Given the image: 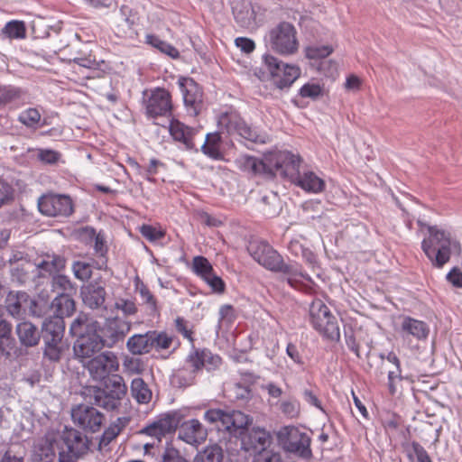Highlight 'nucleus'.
I'll list each match as a JSON object with an SVG mask.
<instances>
[{"instance_id": "obj_44", "label": "nucleus", "mask_w": 462, "mask_h": 462, "mask_svg": "<svg viewBox=\"0 0 462 462\" xmlns=\"http://www.w3.org/2000/svg\"><path fill=\"white\" fill-rule=\"evenodd\" d=\"M136 291L139 292L141 300L146 305L149 311L152 314L156 313L158 311L157 300L148 287L143 282H138L136 284Z\"/></svg>"}, {"instance_id": "obj_40", "label": "nucleus", "mask_w": 462, "mask_h": 462, "mask_svg": "<svg viewBox=\"0 0 462 462\" xmlns=\"http://www.w3.org/2000/svg\"><path fill=\"white\" fill-rule=\"evenodd\" d=\"M223 457L222 448L217 445H212L199 452L193 462H222Z\"/></svg>"}, {"instance_id": "obj_51", "label": "nucleus", "mask_w": 462, "mask_h": 462, "mask_svg": "<svg viewBox=\"0 0 462 462\" xmlns=\"http://www.w3.org/2000/svg\"><path fill=\"white\" fill-rule=\"evenodd\" d=\"M71 268L74 276L82 282L88 281L92 275V267L88 263L75 261Z\"/></svg>"}, {"instance_id": "obj_45", "label": "nucleus", "mask_w": 462, "mask_h": 462, "mask_svg": "<svg viewBox=\"0 0 462 462\" xmlns=\"http://www.w3.org/2000/svg\"><path fill=\"white\" fill-rule=\"evenodd\" d=\"M35 152L36 159L43 164L55 165L61 158L60 152L52 149L38 148Z\"/></svg>"}, {"instance_id": "obj_58", "label": "nucleus", "mask_w": 462, "mask_h": 462, "mask_svg": "<svg viewBox=\"0 0 462 462\" xmlns=\"http://www.w3.org/2000/svg\"><path fill=\"white\" fill-rule=\"evenodd\" d=\"M120 18L124 21L129 28H132L138 21V15L128 5H122L119 10Z\"/></svg>"}, {"instance_id": "obj_28", "label": "nucleus", "mask_w": 462, "mask_h": 462, "mask_svg": "<svg viewBox=\"0 0 462 462\" xmlns=\"http://www.w3.org/2000/svg\"><path fill=\"white\" fill-rule=\"evenodd\" d=\"M127 350L133 355H143L152 350L150 331L145 334H134L126 342Z\"/></svg>"}, {"instance_id": "obj_32", "label": "nucleus", "mask_w": 462, "mask_h": 462, "mask_svg": "<svg viewBox=\"0 0 462 462\" xmlns=\"http://www.w3.org/2000/svg\"><path fill=\"white\" fill-rule=\"evenodd\" d=\"M66 260L64 257L53 254L47 256L46 259L42 260L37 264V268L40 271L42 276L59 274L62 269L65 268Z\"/></svg>"}, {"instance_id": "obj_26", "label": "nucleus", "mask_w": 462, "mask_h": 462, "mask_svg": "<svg viewBox=\"0 0 462 462\" xmlns=\"http://www.w3.org/2000/svg\"><path fill=\"white\" fill-rule=\"evenodd\" d=\"M300 75V69L297 65L285 63L272 79L277 88L282 89L290 87Z\"/></svg>"}, {"instance_id": "obj_10", "label": "nucleus", "mask_w": 462, "mask_h": 462, "mask_svg": "<svg viewBox=\"0 0 462 462\" xmlns=\"http://www.w3.org/2000/svg\"><path fill=\"white\" fill-rule=\"evenodd\" d=\"M58 447V457L64 456L69 462H77L89 450L90 440L79 430L66 428Z\"/></svg>"}, {"instance_id": "obj_25", "label": "nucleus", "mask_w": 462, "mask_h": 462, "mask_svg": "<svg viewBox=\"0 0 462 462\" xmlns=\"http://www.w3.org/2000/svg\"><path fill=\"white\" fill-rule=\"evenodd\" d=\"M106 290L97 283H90L81 291L82 300L86 306L92 310L103 306L106 300Z\"/></svg>"}, {"instance_id": "obj_13", "label": "nucleus", "mask_w": 462, "mask_h": 462, "mask_svg": "<svg viewBox=\"0 0 462 462\" xmlns=\"http://www.w3.org/2000/svg\"><path fill=\"white\" fill-rule=\"evenodd\" d=\"M38 208L47 217H69L74 211V204L68 195L46 194L38 199Z\"/></svg>"}, {"instance_id": "obj_29", "label": "nucleus", "mask_w": 462, "mask_h": 462, "mask_svg": "<svg viewBox=\"0 0 462 462\" xmlns=\"http://www.w3.org/2000/svg\"><path fill=\"white\" fill-rule=\"evenodd\" d=\"M65 322L60 316L46 319L42 324V338L63 339Z\"/></svg>"}, {"instance_id": "obj_22", "label": "nucleus", "mask_w": 462, "mask_h": 462, "mask_svg": "<svg viewBox=\"0 0 462 462\" xmlns=\"http://www.w3.org/2000/svg\"><path fill=\"white\" fill-rule=\"evenodd\" d=\"M178 86L182 94L184 104L187 107L196 110L197 104L201 102V90L198 83L191 78L180 77Z\"/></svg>"}, {"instance_id": "obj_54", "label": "nucleus", "mask_w": 462, "mask_h": 462, "mask_svg": "<svg viewBox=\"0 0 462 462\" xmlns=\"http://www.w3.org/2000/svg\"><path fill=\"white\" fill-rule=\"evenodd\" d=\"M219 325H231L236 319V314L234 307L230 304L222 305L219 309Z\"/></svg>"}, {"instance_id": "obj_62", "label": "nucleus", "mask_w": 462, "mask_h": 462, "mask_svg": "<svg viewBox=\"0 0 462 462\" xmlns=\"http://www.w3.org/2000/svg\"><path fill=\"white\" fill-rule=\"evenodd\" d=\"M203 281L211 288L214 292L222 293L225 291V282L215 273L204 278Z\"/></svg>"}, {"instance_id": "obj_57", "label": "nucleus", "mask_w": 462, "mask_h": 462, "mask_svg": "<svg viewBox=\"0 0 462 462\" xmlns=\"http://www.w3.org/2000/svg\"><path fill=\"white\" fill-rule=\"evenodd\" d=\"M141 235L150 242H155L164 237V231L151 225H143L140 228Z\"/></svg>"}, {"instance_id": "obj_8", "label": "nucleus", "mask_w": 462, "mask_h": 462, "mask_svg": "<svg viewBox=\"0 0 462 462\" xmlns=\"http://www.w3.org/2000/svg\"><path fill=\"white\" fill-rule=\"evenodd\" d=\"M270 48L283 56L295 54L299 50L297 30L291 23L282 22L268 33Z\"/></svg>"}, {"instance_id": "obj_12", "label": "nucleus", "mask_w": 462, "mask_h": 462, "mask_svg": "<svg viewBox=\"0 0 462 462\" xmlns=\"http://www.w3.org/2000/svg\"><path fill=\"white\" fill-rule=\"evenodd\" d=\"M183 415L180 411H171L159 415L156 420L143 428L139 434L152 438V440L160 444L162 439L176 430Z\"/></svg>"}, {"instance_id": "obj_49", "label": "nucleus", "mask_w": 462, "mask_h": 462, "mask_svg": "<svg viewBox=\"0 0 462 462\" xmlns=\"http://www.w3.org/2000/svg\"><path fill=\"white\" fill-rule=\"evenodd\" d=\"M26 293L17 292L9 294L6 300V309L12 316L19 315L22 310V301L26 300Z\"/></svg>"}, {"instance_id": "obj_64", "label": "nucleus", "mask_w": 462, "mask_h": 462, "mask_svg": "<svg viewBox=\"0 0 462 462\" xmlns=\"http://www.w3.org/2000/svg\"><path fill=\"white\" fill-rule=\"evenodd\" d=\"M72 62L86 69H95L98 68V62L90 54L77 56L72 60Z\"/></svg>"}, {"instance_id": "obj_23", "label": "nucleus", "mask_w": 462, "mask_h": 462, "mask_svg": "<svg viewBox=\"0 0 462 462\" xmlns=\"http://www.w3.org/2000/svg\"><path fill=\"white\" fill-rule=\"evenodd\" d=\"M401 333L403 337L411 336L418 341H422L427 339L430 328L428 324L422 320L413 319L410 316H404L402 318Z\"/></svg>"}, {"instance_id": "obj_2", "label": "nucleus", "mask_w": 462, "mask_h": 462, "mask_svg": "<svg viewBox=\"0 0 462 462\" xmlns=\"http://www.w3.org/2000/svg\"><path fill=\"white\" fill-rule=\"evenodd\" d=\"M418 224L427 227L429 236L422 240L421 249L434 267L442 268L452 254L460 253L459 242L448 230L421 221H418Z\"/></svg>"}, {"instance_id": "obj_39", "label": "nucleus", "mask_w": 462, "mask_h": 462, "mask_svg": "<svg viewBox=\"0 0 462 462\" xmlns=\"http://www.w3.org/2000/svg\"><path fill=\"white\" fill-rule=\"evenodd\" d=\"M130 162L133 167H134L135 170L137 171L138 174L146 179L150 182H154L155 180L153 176L158 173V169L160 167L164 166L163 162L155 158L150 160L149 164L146 168L142 167L135 161L131 160Z\"/></svg>"}, {"instance_id": "obj_9", "label": "nucleus", "mask_w": 462, "mask_h": 462, "mask_svg": "<svg viewBox=\"0 0 462 462\" xmlns=\"http://www.w3.org/2000/svg\"><path fill=\"white\" fill-rule=\"evenodd\" d=\"M277 439L286 452L293 453L302 458H310L312 456L310 435L297 427H282L277 432Z\"/></svg>"}, {"instance_id": "obj_55", "label": "nucleus", "mask_w": 462, "mask_h": 462, "mask_svg": "<svg viewBox=\"0 0 462 462\" xmlns=\"http://www.w3.org/2000/svg\"><path fill=\"white\" fill-rule=\"evenodd\" d=\"M115 308L125 316H133L137 312L135 302L130 299L119 298L115 302Z\"/></svg>"}, {"instance_id": "obj_11", "label": "nucleus", "mask_w": 462, "mask_h": 462, "mask_svg": "<svg viewBox=\"0 0 462 462\" xmlns=\"http://www.w3.org/2000/svg\"><path fill=\"white\" fill-rule=\"evenodd\" d=\"M84 365L93 380L102 382L117 374L120 363L116 353L106 350L88 360Z\"/></svg>"}, {"instance_id": "obj_48", "label": "nucleus", "mask_w": 462, "mask_h": 462, "mask_svg": "<svg viewBox=\"0 0 462 462\" xmlns=\"http://www.w3.org/2000/svg\"><path fill=\"white\" fill-rule=\"evenodd\" d=\"M22 94L23 91L19 88L14 86H0V106H5L21 98Z\"/></svg>"}, {"instance_id": "obj_41", "label": "nucleus", "mask_w": 462, "mask_h": 462, "mask_svg": "<svg viewBox=\"0 0 462 462\" xmlns=\"http://www.w3.org/2000/svg\"><path fill=\"white\" fill-rule=\"evenodd\" d=\"M42 118L38 109L30 107L22 111L18 116V121L28 128L36 129Z\"/></svg>"}, {"instance_id": "obj_35", "label": "nucleus", "mask_w": 462, "mask_h": 462, "mask_svg": "<svg viewBox=\"0 0 462 462\" xmlns=\"http://www.w3.org/2000/svg\"><path fill=\"white\" fill-rule=\"evenodd\" d=\"M145 43L171 59H178L180 57L179 51L173 45L162 40L157 35L147 34L145 36Z\"/></svg>"}, {"instance_id": "obj_24", "label": "nucleus", "mask_w": 462, "mask_h": 462, "mask_svg": "<svg viewBox=\"0 0 462 462\" xmlns=\"http://www.w3.org/2000/svg\"><path fill=\"white\" fill-rule=\"evenodd\" d=\"M169 131L174 141L181 143L187 150H197L194 143L196 130L179 120H171Z\"/></svg>"}, {"instance_id": "obj_7", "label": "nucleus", "mask_w": 462, "mask_h": 462, "mask_svg": "<svg viewBox=\"0 0 462 462\" xmlns=\"http://www.w3.org/2000/svg\"><path fill=\"white\" fill-rule=\"evenodd\" d=\"M217 126L221 132H226L231 136L237 135L255 143H265V135L260 134L256 128L248 125L236 111L221 113L217 119Z\"/></svg>"}, {"instance_id": "obj_4", "label": "nucleus", "mask_w": 462, "mask_h": 462, "mask_svg": "<svg viewBox=\"0 0 462 462\" xmlns=\"http://www.w3.org/2000/svg\"><path fill=\"white\" fill-rule=\"evenodd\" d=\"M287 151H272L263 154V159L252 155H241L236 160V166L253 175L273 176L282 174Z\"/></svg>"}, {"instance_id": "obj_21", "label": "nucleus", "mask_w": 462, "mask_h": 462, "mask_svg": "<svg viewBox=\"0 0 462 462\" xmlns=\"http://www.w3.org/2000/svg\"><path fill=\"white\" fill-rule=\"evenodd\" d=\"M188 363L192 367L193 372L199 371L203 367L208 371H212L219 367L221 365V357L212 354L208 349H198L189 356Z\"/></svg>"}, {"instance_id": "obj_19", "label": "nucleus", "mask_w": 462, "mask_h": 462, "mask_svg": "<svg viewBox=\"0 0 462 462\" xmlns=\"http://www.w3.org/2000/svg\"><path fill=\"white\" fill-rule=\"evenodd\" d=\"M231 7L234 18L240 27L249 30L257 27L255 7L250 0H232Z\"/></svg>"}, {"instance_id": "obj_50", "label": "nucleus", "mask_w": 462, "mask_h": 462, "mask_svg": "<svg viewBox=\"0 0 462 462\" xmlns=\"http://www.w3.org/2000/svg\"><path fill=\"white\" fill-rule=\"evenodd\" d=\"M299 94L303 98L314 100L323 96L324 88L318 83L308 82L300 88Z\"/></svg>"}, {"instance_id": "obj_1", "label": "nucleus", "mask_w": 462, "mask_h": 462, "mask_svg": "<svg viewBox=\"0 0 462 462\" xmlns=\"http://www.w3.org/2000/svg\"><path fill=\"white\" fill-rule=\"evenodd\" d=\"M247 250L254 260L264 268L272 272L284 273L287 276V282L291 287L298 288L304 282H312L311 277L303 272L299 263H285L281 254L267 242L263 240L251 241Z\"/></svg>"}, {"instance_id": "obj_18", "label": "nucleus", "mask_w": 462, "mask_h": 462, "mask_svg": "<svg viewBox=\"0 0 462 462\" xmlns=\"http://www.w3.org/2000/svg\"><path fill=\"white\" fill-rule=\"evenodd\" d=\"M178 427L179 439L189 445L198 447L202 444L208 437L207 429L197 419L188 420L182 423L180 422Z\"/></svg>"}, {"instance_id": "obj_30", "label": "nucleus", "mask_w": 462, "mask_h": 462, "mask_svg": "<svg viewBox=\"0 0 462 462\" xmlns=\"http://www.w3.org/2000/svg\"><path fill=\"white\" fill-rule=\"evenodd\" d=\"M204 419L209 423H216L218 430L233 432L232 411L226 412L222 410H208L204 413Z\"/></svg>"}, {"instance_id": "obj_17", "label": "nucleus", "mask_w": 462, "mask_h": 462, "mask_svg": "<svg viewBox=\"0 0 462 462\" xmlns=\"http://www.w3.org/2000/svg\"><path fill=\"white\" fill-rule=\"evenodd\" d=\"M131 329V323L121 318L107 319L104 326L97 331L106 347L112 348L122 340Z\"/></svg>"}, {"instance_id": "obj_36", "label": "nucleus", "mask_w": 462, "mask_h": 462, "mask_svg": "<svg viewBox=\"0 0 462 462\" xmlns=\"http://www.w3.org/2000/svg\"><path fill=\"white\" fill-rule=\"evenodd\" d=\"M131 394L139 403L146 404L152 399V391L147 383L140 377L132 380Z\"/></svg>"}, {"instance_id": "obj_15", "label": "nucleus", "mask_w": 462, "mask_h": 462, "mask_svg": "<svg viewBox=\"0 0 462 462\" xmlns=\"http://www.w3.org/2000/svg\"><path fill=\"white\" fill-rule=\"evenodd\" d=\"M144 107L148 118L171 116L172 105L170 93L161 88L152 89L144 100Z\"/></svg>"}, {"instance_id": "obj_27", "label": "nucleus", "mask_w": 462, "mask_h": 462, "mask_svg": "<svg viewBox=\"0 0 462 462\" xmlns=\"http://www.w3.org/2000/svg\"><path fill=\"white\" fill-rule=\"evenodd\" d=\"M16 334L22 345L34 346L39 343L40 334L37 328L29 321H23L16 326Z\"/></svg>"}, {"instance_id": "obj_43", "label": "nucleus", "mask_w": 462, "mask_h": 462, "mask_svg": "<svg viewBox=\"0 0 462 462\" xmlns=\"http://www.w3.org/2000/svg\"><path fill=\"white\" fill-rule=\"evenodd\" d=\"M192 271L202 280L214 273L209 261L204 256H195L192 260Z\"/></svg>"}, {"instance_id": "obj_14", "label": "nucleus", "mask_w": 462, "mask_h": 462, "mask_svg": "<svg viewBox=\"0 0 462 462\" xmlns=\"http://www.w3.org/2000/svg\"><path fill=\"white\" fill-rule=\"evenodd\" d=\"M71 419L83 430L96 433L101 430L105 417L95 407L79 404L71 410Z\"/></svg>"}, {"instance_id": "obj_42", "label": "nucleus", "mask_w": 462, "mask_h": 462, "mask_svg": "<svg viewBox=\"0 0 462 462\" xmlns=\"http://www.w3.org/2000/svg\"><path fill=\"white\" fill-rule=\"evenodd\" d=\"M2 32L10 39H23L26 36L25 24L22 21L8 22Z\"/></svg>"}, {"instance_id": "obj_37", "label": "nucleus", "mask_w": 462, "mask_h": 462, "mask_svg": "<svg viewBox=\"0 0 462 462\" xmlns=\"http://www.w3.org/2000/svg\"><path fill=\"white\" fill-rule=\"evenodd\" d=\"M51 288L58 293L57 295H74L77 291V286L68 276L63 274L53 275Z\"/></svg>"}, {"instance_id": "obj_60", "label": "nucleus", "mask_w": 462, "mask_h": 462, "mask_svg": "<svg viewBox=\"0 0 462 462\" xmlns=\"http://www.w3.org/2000/svg\"><path fill=\"white\" fill-rule=\"evenodd\" d=\"M407 448L416 456L418 462H432L427 450L417 441L407 444Z\"/></svg>"}, {"instance_id": "obj_61", "label": "nucleus", "mask_w": 462, "mask_h": 462, "mask_svg": "<svg viewBox=\"0 0 462 462\" xmlns=\"http://www.w3.org/2000/svg\"><path fill=\"white\" fill-rule=\"evenodd\" d=\"M162 462H186V460L177 448L168 444L162 455Z\"/></svg>"}, {"instance_id": "obj_53", "label": "nucleus", "mask_w": 462, "mask_h": 462, "mask_svg": "<svg viewBox=\"0 0 462 462\" xmlns=\"http://www.w3.org/2000/svg\"><path fill=\"white\" fill-rule=\"evenodd\" d=\"M95 254L101 258V264L99 268H103L106 264V255L107 254V246L103 234L98 233L95 236L94 241Z\"/></svg>"}, {"instance_id": "obj_33", "label": "nucleus", "mask_w": 462, "mask_h": 462, "mask_svg": "<svg viewBox=\"0 0 462 462\" xmlns=\"http://www.w3.org/2000/svg\"><path fill=\"white\" fill-rule=\"evenodd\" d=\"M221 136L218 132L209 133L206 135L204 143L201 146L202 152L213 160H219L222 158L220 151Z\"/></svg>"}, {"instance_id": "obj_31", "label": "nucleus", "mask_w": 462, "mask_h": 462, "mask_svg": "<svg viewBox=\"0 0 462 462\" xmlns=\"http://www.w3.org/2000/svg\"><path fill=\"white\" fill-rule=\"evenodd\" d=\"M73 295H57L51 301V307L53 310L54 316L64 317L71 316L76 310Z\"/></svg>"}, {"instance_id": "obj_6", "label": "nucleus", "mask_w": 462, "mask_h": 462, "mask_svg": "<svg viewBox=\"0 0 462 462\" xmlns=\"http://www.w3.org/2000/svg\"><path fill=\"white\" fill-rule=\"evenodd\" d=\"M126 393L127 386L124 378L114 374L105 381L103 388L94 389L93 399L96 405L106 411H116L121 406Z\"/></svg>"}, {"instance_id": "obj_63", "label": "nucleus", "mask_w": 462, "mask_h": 462, "mask_svg": "<svg viewBox=\"0 0 462 462\" xmlns=\"http://www.w3.org/2000/svg\"><path fill=\"white\" fill-rule=\"evenodd\" d=\"M233 431L242 430L248 426L250 419L247 415L239 411H232Z\"/></svg>"}, {"instance_id": "obj_38", "label": "nucleus", "mask_w": 462, "mask_h": 462, "mask_svg": "<svg viewBox=\"0 0 462 462\" xmlns=\"http://www.w3.org/2000/svg\"><path fill=\"white\" fill-rule=\"evenodd\" d=\"M44 343L43 355L44 357L52 362H57L60 359L61 354L64 350V343L62 339L57 338H42Z\"/></svg>"}, {"instance_id": "obj_59", "label": "nucleus", "mask_w": 462, "mask_h": 462, "mask_svg": "<svg viewBox=\"0 0 462 462\" xmlns=\"http://www.w3.org/2000/svg\"><path fill=\"white\" fill-rule=\"evenodd\" d=\"M254 462H282V457L278 452L267 448L254 454Z\"/></svg>"}, {"instance_id": "obj_5", "label": "nucleus", "mask_w": 462, "mask_h": 462, "mask_svg": "<svg viewBox=\"0 0 462 462\" xmlns=\"http://www.w3.org/2000/svg\"><path fill=\"white\" fill-rule=\"evenodd\" d=\"M310 322L324 338L331 341L340 339V329L337 318L321 300H314L310 306Z\"/></svg>"}, {"instance_id": "obj_52", "label": "nucleus", "mask_w": 462, "mask_h": 462, "mask_svg": "<svg viewBox=\"0 0 462 462\" xmlns=\"http://www.w3.org/2000/svg\"><path fill=\"white\" fill-rule=\"evenodd\" d=\"M300 407V402L296 400H283L280 404L282 413L290 419H294L299 416Z\"/></svg>"}, {"instance_id": "obj_56", "label": "nucleus", "mask_w": 462, "mask_h": 462, "mask_svg": "<svg viewBox=\"0 0 462 462\" xmlns=\"http://www.w3.org/2000/svg\"><path fill=\"white\" fill-rule=\"evenodd\" d=\"M14 189L11 184L0 178V208L14 199Z\"/></svg>"}, {"instance_id": "obj_3", "label": "nucleus", "mask_w": 462, "mask_h": 462, "mask_svg": "<svg viewBox=\"0 0 462 462\" xmlns=\"http://www.w3.org/2000/svg\"><path fill=\"white\" fill-rule=\"evenodd\" d=\"M281 176L307 193L319 194L325 190L326 183L322 177L310 169H301L299 155L287 151Z\"/></svg>"}, {"instance_id": "obj_46", "label": "nucleus", "mask_w": 462, "mask_h": 462, "mask_svg": "<svg viewBox=\"0 0 462 462\" xmlns=\"http://www.w3.org/2000/svg\"><path fill=\"white\" fill-rule=\"evenodd\" d=\"M152 349L157 350L169 349L172 343V337L165 332L157 333L156 331H150Z\"/></svg>"}, {"instance_id": "obj_47", "label": "nucleus", "mask_w": 462, "mask_h": 462, "mask_svg": "<svg viewBox=\"0 0 462 462\" xmlns=\"http://www.w3.org/2000/svg\"><path fill=\"white\" fill-rule=\"evenodd\" d=\"M333 51L331 45H310L306 47L305 55L310 60L324 59L329 56Z\"/></svg>"}, {"instance_id": "obj_16", "label": "nucleus", "mask_w": 462, "mask_h": 462, "mask_svg": "<svg viewBox=\"0 0 462 462\" xmlns=\"http://www.w3.org/2000/svg\"><path fill=\"white\" fill-rule=\"evenodd\" d=\"M103 347H106V346L97 330L88 328L75 341L73 351L75 357L80 362L85 363V360L91 359Z\"/></svg>"}, {"instance_id": "obj_20", "label": "nucleus", "mask_w": 462, "mask_h": 462, "mask_svg": "<svg viewBox=\"0 0 462 462\" xmlns=\"http://www.w3.org/2000/svg\"><path fill=\"white\" fill-rule=\"evenodd\" d=\"M272 443L270 432L263 428H253L243 439V445L245 450L256 454L269 448Z\"/></svg>"}, {"instance_id": "obj_34", "label": "nucleus", "mask_w": 462, "mask_h": 462, "mask_svg": "<svg viewBox=\"0 0 462 462\" xmlns=\"http://www.w3.org/2000/svg\"><path fill=\"white\" fill-rule=\"evenodd\" d=\"M285 62L280 60L278 58L266 53L263 56V66L267 72L260 70L259 73L255 72V75L261 80H265L269 77L273 79L274 75H277V72H281V68H282Z\"/></svg>"}]
</instances>
